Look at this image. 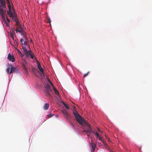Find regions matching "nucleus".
Wrapping results in <instances>:
<instances>
[{"mask_svg":"<svg viewBox=\"0 0 152 152\" xmlns=\"http://www.w3.org/2000/svg\"><path fill=\"white\" fill-rule=\"evenodd\" d=\"M0 1L1 4V5H0V15L3 18V20H5V14L6 11L4 9L6 7L5 1V0H0Z\"/></svg>","mask_w":152,"mask_h":152,"instance_id":"obj_1","label":"nucleus"},{"mask_svg":"<svg viewBox=\"0 0 152 152\" xmlns=\"http://www.w3.org/2000/svg\"><path fill=\"white\" fill-rule=\"evenodd\" d=\"M80 124L84 126L88 132L94 134L95 131L93 130L90 124H88L84 120L82 121V124Z\"/></svg>","mask_w":152,"mask_h":152,"instance_id":"obj_2","label":"nucleus"},{"mask_svg":"<svg viewBox=\"0 0 152 152\" xmlns=\"http://www.w3.org/2000/svg\"><path fill=\"white\" fill-rule=\"evenodd\" d=\"M45 95L48 96H51L52 94H53V93L50 85L49 84H47L45 86Z\"/></svg>","mask_w":152,"mask_h":152,"instance_id":"obj_3","label":"nucleus"},{"mask_svg":"<svg viewBox=\"0 0 152 152\" xmlns=\"http://www.w3.org/2000/svg\"><path fill=\"white\" fill-rule=\"evenodd\" d=\"M61 112L63 114L64 118L67 121H71L72 116L70 113L68 112L66 109H63L61 110Z\"/></svg>","mask_w":152,"mask_h":152,"instance_id":"obj_4","label":"nucleus"},{"mask_svg":"<svg viewBox=\"0 0 152 152\" xmlns=\"http://www.w3.org/2000/svg\"><path fill=\"white\" fill-rule=\"evenodd\" d=\"M73 113L77 122L79 124H82V121L84 119L77 112L76 110H75L73 111Z\"/></svg>","mask_w":152,"mask_h":152,"instance_id":"obj_5","label":"nucleus"},{"mask_svg":"<svg viewBox=\"0 0 152 152\" xmlns=\"http://www.w3.org/2000/svg\"><path fill=\"white\" fill-rule=\"evenodd\" d=\"M25 55L27 58H28L29 56L30 55L31 58L32 59H34L35 58L33 53H32V51L30 50H27L26 53H24Z\"/></svg>","mask_w":152,"mask_h":152,"instance_id":"obj_6","label":"nucleus"},{"mask_svg":"<svg viewBox=\"0 0 152 152\" xmlns=\"http://www.w3.org/2000/svg\"><path fill=\"white\" fill-rule=\"evenodd\" d=\"M28 64L26 62V61L25 59H24L23 60L22 66L23 68V69L24 70V71L27 73L28 72V70L26 68V66H27Z\"/></svg>","mask_w":152,"mask_h":152,"instance_id":"obj_7","label":"nucleus"},{"mask_svg":"<svg viewBox=\"0 0 152 152\" xmlns=\"http://www.w3.org/2000/svg\"><path fill=\"white\" fill-rule=\"evenodd\" d=\"M27 42L26 41H24V42H21V45L22 47L24 53H26L27 50L26 48Z\"/></svg>","mask_w":152,"mask_h":152,"instance_id":"obj_8","label":"nucleus"},{"mask_svg":"<svg viewBox=\"0 0 152 152\" xmlns=\"http://www.w3.org/2000/svg\"><path fill=\"white\" fill-rule=\"evenodd\" d=\"M7 58L10 61H11L12 62H14L15 61V58L13 55H12L10 53L8 54Z\"/></svg>","mask_w":152,"mask_h":152,"instance_id":"obj_9","label":"nucleus"},{"mask_svg":"<svg viewBox=\"0 0 152 152\" xmlns=\"http://www.w3.org/2000/svg\"><path fill=\"white\" fill-rule=\"evenodd\" d=\"M37 66L38 69H39L40 71L41 72L42 74L44 73V70L41 67L40 63L39 62H38L37 63Z\"/></svg>","mask_w":152,"mask_h":152,"instance_id":"obj_10","label":"nucleus"},{"mask_svg":"<svg viewBox=\"0 0 152 152\" xmlns=\"http://www.w3.org/2000/svg\"><path fill=\"white\" fill-rule=\"evenodd\" d=\"M8 9L9 10L7 11V13L9 16H12V13L11 11L12 8L10 4L8 6Z\"/></svg>","mask_w":152,"mask_h":152,"instance_id":"obj_11","label":"nucleus"},{"mask_svg":"<svg viewBox=\"0 0 152 152\" xmlns=\"http://www.w3.org/2000/svg\"><path fill=\"white\" fill-rule=\"evenodd\" d=\"M96 146V145L95 143H92L91 147L92 149L91 150V152H94L95 150V148Z\"/></svg>","mask_w":152,"mask_h":152,"instance_id":"obj_12","label":"nucleus"},{"mask_svg":"<svg viewBox=\"0 0 152 152\" xmlns=\"http://www.w3.org/2000/svg\"><path fill=\"white\" fill-rule=\"evenodd\" d=\"M49 107V104L48 103H45L44 104L43 109L45 110H47Z\"/></svg>","mask_w":152,"mask_h":152,"instance_id":"obj_13","label":"nucleus"},{"mask_svg":"<svg viewBox=\"0 0 152 152\" xmlns=\"http://www.w3.org/2000/svg\"><path fill=\"white\" fill-rule=\"evenodd\" d=\"M53 89L56 94L57 96H59V94L58 90L56 89L55 88H53Z\"/></svg>","mask_w":152,"mask_h":152,"instance_id":"obj_14","label":"nucleus"},{"mask_svg":"<svg viewBox=\"0 0 152 152\" xmlns=\"http://www.w3.org/2000/svg\"><path fill=\"white\" fill-rule=\"evenodd\" d=\"M17 51L18 54L21 57L24 56V55L22 54L21 52L19 50L17 49Z\"/></svg>","mask_w":152,"mask_h":152,"instance_id":"obj_15","label":"nucleus"},{"mask_svg":"<svg viewBox=\"0 0 152 152\" xmlns=\"http://www.w3.org/2000/svg\"><path fill=\"white\" fill-rule=\"evenodd\" d=\"M15 70V68L14 67H13L12 66L11 67V70H10V74H11L12 73L13 71H14Z\"/></svg>","mask_w":152,"mask_h":152,"instance_id":"obj_16","label":"nucleus"},{"mask_svg":"<svg viewBox=\"0 0 152 152\" xmlns=\"http://www.w3.org/2000/svg\"><path fill=\"white\" fill-rule=\"evenodd\" d=\"M63 104L67 109H69V105H67L64 102L63 103Z\"/></svg>","mask_w":152,"mask_h":152,"instance_id":"obj_17","label":"nucleus"},{"mask_svg":"<svg viewBox=\"0 0 152 152\" xmlns=\"http://www.w3.org/2000/svg\"><path fill=\"white\" fill-rule=\"evenodd\" d=\"M53 115L51 114V113H50V114L47 115L46 116V118H48L51 117Z\"/></svg>","mask_w":152,"mask_h":152,"instance_id":"obj_18","label":"nucleus"},{"mask_svg":"<svg viewBox=\"0 0 152 152\" xmlns=\"http://www.w3.org/2000/svg\"><path fill=\"white\" fill-rule=\"evenodd\" d=\"M48 80L51 86L53 87V88H55L53 84L51 82V81L49 79H48Z\"/></svg>","mask_w":152,"mask_h":152,"instance_id":"obj_19","label":"nucleus"},{"mask_svg":"<svg viewBox=\"0 0 152 152\" xmlns=\"http://www.w3.org/2000/svg\"><path fill=\"white\" fill-rule=\"evenodd\" d=\"M12 16H10V17H11L12 19H14V18H16V15L15 14H12Z\"/></svg>","mask_w":152,"mask_h":152,"instance_id":"obj_20","label":"nucleus"},{"mask_svg":"<svg viewBox=\"0 0 152 152\" xmlns=\"http://www.w3.org/2000/svg\"><path fill=\"white\" fill-rule=\"evenodd\" d=\"M94 134H96V137H99L100 136H99V134L98 132H96L95 131V132H94Z\"/></svg>","mask_w":152,"mask_h":152,"instance_id":"obj_21","label":"nucleus"},{"mask_svg":"<svg viewBox=\"0 0 152 152\" xmlns=\"http://www.w3.org/2000/svg\"><path fill=\"white\" fill-rule=\"evenodd\" d=\"M106 139L108 141V142H110V140H109V139L107 137L106 135L105 134V141H106Z\"/></svg>","mask_w":152,"mask_h":152,"instance_id":"obj_22","label":"nucleus"},{"mask_svg":"<svg viewBox=\"0 0 152 152\" xmlns=\"http://www.w3.org/2000/svg\"><path fill=\"white\" fill-rule=\"evenodd\" d=\"M16 31L17 32H21L20 30V29L19 28H16Z\"/></svg>","mask_w":152,"mask_h":152,"instance_id":"obj_23","label":"nucleus"},{"mask_svg":"<svg viewBox=\"0 0 152 152\" xmlns=\"http://www.w3.org/2000/svg\"><path fill=\"white\" fill-rule=\"evenodd\" d=\"M13 21L14 22H16V23H18V20H17V18H14V19H13Z\"/></svg>","mask_w":152,"mask_h":152,"instance_id":"obj_24","label":"nucleus"},{"mask_svg":"<svg viewBox=\"0 0 152 152\" xmlns=\"http://www.w3.org/2000/svg\"><path fill=\"white\" fill-rule=\"evenodd\" d=\"M10 37H11L12 39H13L14 40V35L13 34L11 33V34H10Z\"/></svg>","mask_w":152,"mask_h":152,"instance_id":"obj_25","label":"nucleus"},{"mask_svg":"<svg viewBox=\"0 0 152 152\" xmlns=\"http://www.w3.org/2000/svg\"><path fill=\"white\" fill-rule=\"evenodd\" d=\"M69 123L71 125L72 127L74 126V125L73 124V123L71 121H69Z\"/></svg>","mask_w":152,"mask_h":152,"instance_id":"obj_26","label":"nucleus"},{"mask_svg":"<svg viewBox=\"0 0 152 152\" xmlns=\"http://www.w3.org/2000/svg\"><path fill=\"white\" fill-rule=\"evenodd\" d=\"M10 70V68H7V69H6L7 72V73H9V72Z\"/></svg>","mask_w":152,"mask_h":152,"instance_id":"obj_27","label":"nucleus"},{"mask_svg":"<svg viewBox=\"0 0 152 152\" xmlns=\"http://www.w3.org/2000/svg\"><path fill=\"white\" fill-rule=\"evenodd\" d=\"M88 72L87 73H86V74H84L83 75V77H86L88 75Z\"/></svg>","mask_w":152,"mask_h":152,"instance_id":"obj_28","label":"nucleus"},{"mask_svg":"<svg viewBox=\"0 0 152 152\" xmlns=\"http://www.w3.org/2000/svg\"><path fill=\"white\" fill-rule=\"evenodd\" d=\"M24 40L23 39H20V42L21 43V42H24Z\"/></svg>","mask_w":152,"mask_h":152,"instance_id":"obj_29","label":"nucleus"},{"mask_svg":"<svg viewBox=\"0 0 152 152\" xmlns=\"http://www.w3.org/2000/svg\"><path fill=\"white\" fill-rule=\"evenodd\" d=\"M84 133V132H86V133H87L88 132V131H87V130H83V131H82Z\"/></svg>","mask_w":152,"mask_h":152,"instance_id":"obj_30","label":"nucleus"},{"mask_svg":"<svg viewBox=\"0 0 152 152\" xmlns=\"http://www.w3.org/2000/svg\"><path fill=\"white\" fill-rule=\"evenodd\" d=\"M6 20H7V21L8 22H9L10 21V20L8 18H7Z\"/></svg>","mask_w":152,"mask_h":152,"instance_id":"obj_31","label":"nucleus"},{"mask_svg":"<svg viewBox=\"0 0 152 152\" xmlns=\"http://www.w3.org/2000/svg\"><path fill=\"white\" fill-rule=\"evenodd\" d=\"M105 148H107V145L106 142H105Z\"/></svg>","mask_w":152,"mask_h":152,"instance_id":"obj_32","label":"nucleus"},{"mask_svg":"<svg viewBox=\"0 0 152 152\" xmlns=\"http://www.w3.org/2000/svg\"><path fill=\"white\" fill-rule=\"evenodd\" d=\"M73 107V109L74 110H76L75 109L76 108V107L75 106H74Z\"/></svg>","mask_w":152,"mask_h":152,"instance_id":"obj_33","label":"nucleus"},{"mask_svg":"<svg viewBox=\"0 0 152 152\" xmlns=\"http://www.w3.org/2000/svg\"><path fill=\"white\" fill-rule=\"evenodd\" d=\"M99 138V140H102V138L101 137H100V136L99 137H98Z\"/></svg>","mask_w":152,"mask_h":152,"instance_id":"obj_34","label":"nucleus"},{"mask_svg":"<svg viewBox=\"0 0 152 152\" xmlns=\"http://www.w3.org/2000/svg\"><path fill=\"white\" fill-rule=\"evenodd\" d=\"M18 26H20L21 27V25L20 24L18 23Z\"/></svg>","mask_w":152,"mask_h":152,"instance_id":"obj_35","label":"nucleus"},{"mask_svg":"<svg viewBox=\"0 0 152 152\" xmlns=\"http://www.w3.org/2000/svg\"><path fill=\"white\" fill-rule=\"evenodd\" d=\"M48 20H49V22H50V21H50V18H49L48 19Z\"/></svg>","mask_w":152,"mask_h":152,"instance_id":"obj_36","label":"nucleus"},{"mask_svg":"<svg viewBox=\"0 0 152 152\" xmlns=\"http://www.w3.org/2000/svg\"><path fill=\"white\" fill-rule=\"evenodd\" d=\"M97 129H98V131H99V132H100L99 129L98 128H97Z\"/></svg>","mask_w":152,"mask_h":152,"instance_id":"obj_37","label":"nucleus"},{"mask_svg":"<svg viewBox=\"0 0 152 152\" xmlns=\"http://www.w3.org/2000/svg\"><path fill=\"white\" fill-rule=\"evenodd\" d=\"M87 136H89V134H87Z\"/></svg>","mask_w":152,"mask_h":152,"instance_id":"obj_38","label":"nucleus"},{"mask_svg":"<svg viewBox=\"0 0 152 152\" xmlns=\"http://www.w3.org/2000/svg\"><path fill=\"white\" fill-rule=\"evenodd\" d=\"M28 47L29 48V45H28Z\"/></svg>","mask_w":152,"mask_h":152,"instance_id":"obj_39","label":"nucleus"}]
</instances>
